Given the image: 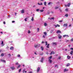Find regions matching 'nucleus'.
I'll list each match as a JSON object with an SVG mask.
<instances>
[{
	"mask_svg": "<svg viewBox=\"0 0 73 73\" xmlns=\"http://www.w3.org/2000/svg\"><path fill=\"white\" fill-rule=\"evenodd\" d=\"M58 38H59V39H61L62 37V36L60 34H58Z\"/></svg>",
	"mask_w": 73,
	"mask_h": 73,
	"instance_id": "1",
	"label": "nucleus"
},
{
	"mask_svg": "<svg viewBox=\"0 0 73 73\" xmlns=\"http://www.w3.org/2000/svg\"><path fill=\"white\" fill-rule=\"evenodd\" d=\"M67 26H68V24L65 23L63 25V27H67Z\"/></svg>",
	"mask_w": 73,
	"mask_h": 73,
	"instance_id": "2",
	"label": "nucleus"
},
{
	"mask_svg": "<svg viewBox=\"0 0 73 73\" xmlns=\"http://www.w3.org/2000/svg\"><path fill=\"white\" fill-rule=\"evenodd\" d=\"M54 26H55V28H57V27H60V26L58 24H57L56 25H54Z\"/></svg>",
	"mask_w": 73,
	"mask_h": 73,
	"instance_id": "3",
	"label": "nucleus"
},
{
	"mask_svg": "<svg viewBox=\"0 0 73 73\" xmlns=\"http://www.w3.org/2000/svg\"><path fill=\"white\" fill-rule=\"evenodd\" d=\"M52 45H57V43L56 42H53L52 44Z\"/></svg>",
	"mask_w": 73,
	"mask_h": 73,
	"instance_id": "4",
	"label": "nucleus"
},
{
	"mask_svg": "<svg viewBox=\"0 0 73 73\" xmlns=\"http://www.w3.org/2000/svg\"><path fill=\"white\" fill-rule=\"evenodd\" d=\"M56 33H61V32L60 31V30H58L56 32Z\"/></svg>",
	"mask_w": 73,
	"mask_h": 73,
	"instance_id": "5",
	"label": "nucleus"
},
{
	"mask_svg": "<svg viewBox=\"0 0 73 73\" xmlns=\"http://www.w3.org/2000/svg\"><path fill=\"white\" fill-rule=\"evenodd\" d=\"M44 58H42L41 60H40V62H43V61H44Z\"/></svg>",
	"mask_w": 73,
	"mask_h": 73,
	"instance_id": "6",
	"label": "nucleus"
},
{
	"mask_svg": "<svg viewBox=\"0 0 73 73\" xmlns=\"http://www.w3.org/2000/svg\"><path fill=\"white\" fill-rule=\"evenodd\" d=\"M66 36L67 37H69V36L68 35H64L63 36V37H65Z\"/></svg>",
	"mask_w": 73,
	"mask_h": 73,
	"instance_id": "7",
	"label": "nucleus"
},
{
	"mask_svg": "<svg viewBox=\"0 0 73 73\" xmlns=\"http://www.w3.org/2000/svg\"><path fill=\"white\" fill-rule=\"evenodd\" d=\"M40 67H38L37 68V73H38V72H39V70H40Z\"/></svg>",
	"mask_w": 73,
	"mask_h": 73,
	"instance_id": "8",
	"label": "nucleus"
},
{
	"mask_svg": "<svg viewBox=\"0 0 73 73\" xmlns=\"http://www.w3.org/2000/svg\"><path fill=\"white\" fill-rule=\"evenodd\" d=\"M68 69H65L64 70V72H68Z\"/></svg>",
	"mask_w": 73,
	"mask_h": 73,
	"instance_id": "9",
	"label": "nucleus"
},
{
	"mask_svg": "<svg viewBox=\"0 0 73 73\" xmlns=\"http://www.w3.org/2000/svg\"><path fill=\"white\" fill-rule=\"evenodd\" d=\"M43 34H44V35H45V36H46V35H47V33H46V32H43Z\"/></svg>",
	"mask_w": 73,
	"mask_h": 73,
	"instance_id": "10",
	"label": "nucleus"
},
{
	"mask_svg": "<svg viewBox=\"0 0 73 73\" xmlns=\"http://www.w3.org/2000/svg\"><path fill=\"white\" fill-rule=\"evenodd\" d=\"M55 53V52H54L52 51V52H51V53L50 54H54Z\"/></svg>",
	"mask_w": 73,
	"mask_h": 73,
	"instance_id": "11",
	"label": "nucleus"
},
{
	"mask_svg": "<svg viewBox=\"0 0 73 73\" xmlns=\"http://www.w3.org/2000/svg\"><path fill=\"white\" fill-rule=\"evenodd\" d=\"M12 70H14L15 69V68L14 67H12L10 68Z\"/></svg>",
	"mask_w": 73,
	"mask_h": 73,
	"instance_id": "12",
	"label": "nucleus"
},
{
	"mask_svg": "<svg viewBox=\"0 0 73 73\" xmlns=\"http://www.w3.org/2000/svg\"><path fill=\"white\" fill-rule=\"evenodd\" d=\"M21 12L22 13H24V10H22Z\"/></svg>",
	"mask_w": 73,
	"mask_h": 73,
	"instance_id": "13",
	"label": "nucleus"
},
{
	"mask_svg": "<svg viewBox=\"0 0 73 73\" xmlns=\"http://www.w3.org/2000/svg\"><path fill=\"white\" fill-rule=\"evenodd\" d=\"M38 4L39 5H42V3H41L40 4L39 3H38Z\"/></svg>",
	"mask_w": 73,
	"mask_h": 73,
	"instance_id": "14",
	"label": "nucleus"
},
{
	"mask_svg": "<svg viewBox=\"0 0 73 73\" xmlns=\"http://www.w3.org/2000/svg\"><path fill=\"white\" fill-rule=\"evenodd\" d=\"M73 51H71L70 52V54H71V55H72V54H73Z\"/></svg>",
	"mask_w": 73,
	"mask_h": 73,
	"instance_id": "15",
	"label": "nucleus"
},
{
	"mask_svg": "<svg viewBox=\"0 0 73 73\" xmlns=\"http://www.w3.org/2000/svg\"><path fill=\"white\" fill-rule=\"evenodd\" d=\"M10 49L11 50H13V47L12 46L10 48Z\"/></svg>",
	"mask_w": 73,
	"mask_h": 73,
	"instance_id": "16",
	"label": "nucleus"
},
{
	"mask_svg": "<svg viewBox=\"0 0 73 73\" xmlns=\"http://www.w3.org/2000/svg\"><path fill=\"white\" fill-rule=\"evenodd\" d=\"M44 25L45 27H46L47 26V24H46V23H44Z\"/></svg>",
	"mask_w": 73,
	"mask_h": 73,
	"instance_id": "17",
	"label": "nucleus"
},
{
	"mask_svg": "<svg viewBox=\"0 0 73 73\" xmlns=\"http://www.w3.org/2000/svg\"><path fill=\"white\" fill-rule=\"evenodd\" d=\"M48 61H49L50 63H52V61L51 60H48Z\"/></svg>",
	"mask_w": 73,
	"mask_h": 73,
	"instance_id": "18",
	"label": "nucleus"
},
{
	"mask_svg": "<svg viewBox=\"0 0 73 73\" xmlns=\"http://www.w3.org/2000/svg\"><path fill=\"white\" fill-rule=\"evenodd\" d=\"M1 61L2 62H5V60H3L1 59Z\"/></svg>",
	"mask_w": 73,
	"mask_h": 73,
	"instance_id": "19",
	"label": "nucleus"
},
{
	"mask_svg": "<svg viewBox=\"0 0 73 73\" xmlns=\"http://www.w3.org/2000/svg\"><path fill=\"white\" fill-rule=\"evenodd\" d=\"M20 66H21V65H19L17 67V69H19V68H20Z\"/></svg>",
	"mask_w": 73,
	"mask_h": 73,
	"instance_id": "20",
	"label": "nucleus"
},
{
	"mask_svg": "<svg viewBox=\"0 0 73 73\" xmlns=\"http://www.w3.org/2000/svg\"><path fill=\"white\" fill-rule=\"evenodd\" d=\"M70 4H71V3H68L67 5L68 7H69V6L70 5Z\"/></svg>",
	"mask_w": 73,
	"mask_h": 73,
	"instance_id": "21",
	"label": "nucleus"
},
{
	"mask_svg": "<svg viewBox=\"0 0 73 73\" xmlns=\"http://www.w3.org/2000/svg\"><path fill=\"white\" fill-rule=\"evenodd\" d=\"M41 49L42 50H44V47L42 46H41Z\"/></svg>",
	"mask_w": 73,
	"mask_h": 73,
	"instance_id": "22",
	"label": "nucleus"
},
{
	"mask_svg": "<svg viewBox=\"0 0 73 73\" xmlns=\"http://www.w3.org/2000/svg\"><path fill=\"white\" fill-rule=\"evenodd\" d=\"M52 56H51L48 58V60H50V59H52Z\"/></svg>",
	"mask_w": 73,
	"mask_h": 73,
	"instance_id": "23",
	"label": "nucleus"
},
{
	"mask_svg": "<svg viewBox=\"0 0 73 73\" xmlns=\"http://www.w3.org/2000/svg\"><path fill=\"white\" fill-rule=\"evenodd\" d=\"M54 8L55 9H58V7H54Z\"/></svg>",
	"mask_w": 73,
	"mask_h": 73,
	"instance_id": "24",
	"label": "nucleus"
},
{
	"mask_svg": "<svg viewBox=\"0 0 73 73\" xmlns=\"http://www.w3.org/2000/svg\"><path fill=\"white\" fill-rule=\"evenodd\" d=\"M44 5H45V6H46V2H44Z\"/></svg>",
	"mask_w": 73,
	"mask_h": 73,
	"instance_id": "25",
	"label": "nucleus"
},
{
	"mask_svg": "<svg viewBox=\"0 0 73 73\" xmlns=\"http://www.w3.org/2000/svg\"><path fill=\"white\" fill-rule=\"evenodd\" d=\"M68 9H65V11H66V12H68Z\"/></svg>",
	"mask_w": 73,
	"mask_h": 73,
	"instance_id": "26",
	"label": "nucleus"
},
{
	"mask_svg": "<svg viewBox=\"0 0 73 73\" xmlns=\"http://www.w3.org/2000/svg\"><path fill=\"white\" fill-rule=\"evenodd\" d=\"M21 69H20L19 70V73H20L21 72Z\"/></svg>",
	"mask_w": 73,
	"mask_h": 73,
	"instance_id": "27",
	"label": "nucleus"
},
{
	"mask_svg": "<svg viewBox=\"0 0 73 73\" xmlns=\"http://www.w3.org/2000/svg\"><path fill=\"white\" fill-rule=\"evenodd\" d=\"M55 68H58V65H57V64L55 66Z\"/></svg>",
	"mask_w": 73,
	"mask_h": 73,
	"instance_id": "28",
	"label": "nucleus"
},
{
	"mask_svg": "<svg viewBox=\"0 0 73 73\" xmlns=\"http://www.w3.org/2000/svg\"><path fill=\"white\" fill-rule=\"evenodd\" d=\"M31 21H33L34 20V19L33 17H32L31 19Z\"/></svg>",
	"mask_w": 73,
	"mask_h": 73,
	"instance_id": "29",
	"label": "nucleus"
},
{
	"mask_svg": "<svg viewBox=\"0 0 73 73\" xmlns=\"http://www.w3.org/2000/svg\"><path fill=\"white\" fill-rule=\"evenodd\" d=\"M70 65V64L69 63H68L66 65V66H69Z\"/></svg>",
	"mask_w": 73,
	"mask_h": 73,
	"instance_id": "30",
	"label": "nucleus"
},
{
	"mask_svg": "<svg viewBox=\"0 0 73 73\" xmlns=\"http://www.w3.org/2000/svg\"><path fill=\"white\" fill-rule=\"evenodd\" d=\"M67 58H68V59H69V58H70V56H68Z\"/></svg>",
	"mask_w": 73,
	"mask_h": 73,
	"instance_id": "31",
	"label": "nucleus"
},
{
	"mask_svg": "<svg viewBox=\"0 0 73 73\" xmlns=\"http://www.w3.org/2000/svg\"><path fill=\"white\" fill-rule=\"evenodd\" d=\"M3 41H2V43H1V45H4V44H3Z\"/></svg>",
	"mask_w": 73,
	"mask_h": 73,
	"instance_id": "32",
	"label": "nucleus"
},
{
	"mask_svg": "<svg viewBox=\"0 0 73 73\" xmlns=\"http://www.w3.org/2000/svg\"><path fill=\"white\" fill-rule=\"evenodd\" d=\"M43 11H44V10H40V12H43Z\"/></svg>",
	"mask_w": 73,
	"mask_h": 73,
	"instance_id": "33",
	"label": "nucleus"
},
{
	"mask_svg": "<svg viewBox=\"0 0 73 73\" xmlns=\"http://www.w3.org/2000/svg\"><path fill=\"white\" fill-rule=\"evenodd\" d=\"M17 57H20V54H18L17 56Z\"/></svg>",
	"mask_w": 73,
	"mask_h": 73,
	"instance_id": "34",
	"label": "nucleus"
},
{
	"mask_svg": "<svg viewBox=\"0 0 73 73\" xmlns=\"http://www.w3.org/2000/svg\"><path fill=\"white\" fill-rule=\"evenodd\" d=\"M45 36H46V35H43V36H42V37H43L44 38H45Z\"/></svg>",
	"mask_w": 73,
	"mask_h": 73,
	"instance_id": "35",
	"label": "nucleus"
},
{
	"mask_svg": "<svg viewBox=\"0 0 73 73\" xmlns=\"http://www.w3.org/2000/svg\"><path fill=\"white\" fill-rule=\"evenodd\" d=\"M65 16L66 17H68V14H66V15H65Z\"/></svg>",
	"mask_w": 73,
	"mask_h": 73,
	"instance_id": "36",
	"label": "nucleus"
},
{
	"mask_svg": "<svg viewBox=\"0 0 73 73\" xmlns=\"http://www.w3.org/2000/svg\"><path fill=\"white\" fill-rule=\"evenodd\" d=\"M54 19V18L52 17V18H50V20H53Z\"/></svg>",
	"mask_w": 73,
	"mask_h": 73,
	"instance_id": "37",
	"label": "nucleus"
},
{
	"mask_svg": "<svg viewBox=\"0 0 73 73\" xmlns=\"http://www.w3.org/2000/svg\"><path fill=\"white\" fill-rule=\"evenodd\" d=\"M28 18H26V19H25V21H27V19Z\"/></svg>",
	"mask_w": 73,
	"mask_h": 73,
	"instance_id": "38",
	"label": "nucleus"
},
{
	"mask_svg": "<svg viewBox=\"0 0 73 73\" xmlns=\"http://www.w3.org/2000/svg\"><path fill=\"white\" fill-rule=\"evenodd\" d=\"M45 44H46V45H47L48 44V42H47L46 41L45 42Z\"/></svg>",
	"mask_w": 73,
	"mask_h": 73,
	"instance_id": "39",
	"label": "nucleus"
},
{
	"mask_svg": "<svg viewBox=\"0 0 73 73\" xmlns=\"http://www.w3.org/2000/svg\"><path fill=\"white\" fill-rule=\"evenodd\" d=\"M51 2H49V3H48V5H50V4H51Z\"/></svg>",
	"mask_w": 73,
	"mask_h": 73,
	"instance_id": "40",
	"label": "nucleus"
},
{
	"mask_svg": "<svg viewBox=\"0 0 73 73\" xmlns=\"http://www.w3.org/2000/svg\"><path fill=\"white\" fill-rule=\"evenodd\" d=\"M59 23H62V20L59 21Z\"/></svg>",
	"mask_w": 73,
	"mask_h": 73,
	"instance_id": "41",
	"label": "nucleus"
},
{
	"mask_svg": "<svg viewBox=\"0 0 73 73\" xmlns=\"http://www.w3.org/2000/svg\"><path fill=\"white\" fill-rule=\"evenodd\" d=\"M18 64H19V63L17 62L15 63V65H18Z\"/></svg>",
	"mask_w": 73,
	"mask_h": 73,
	"instance_id": "42",
	"label": "nucleus"
},
{
	"mask_svg": "<svg viewBox=\"0 0 73 73\" xmlns=\"http://www.w3.org/2000/svg\"><path fill=\"white\" fill-rule=\"evenodd\" d=\"M8 57H10V56H11V54H8Z\"/></svg>",
	"mask_w": 73,
	"mask_h": 73,
	"instance_id": "43",
	"label": "nucleus"
},
{
	"mask_svg": "<svg viewBox=\"0 0 73 73\" xmlns=\"http://www.w3.org/2000/svg\"><path fill=\"white\" fill-rule=\"evenodd\" d=\"M40 11V10H39V9H37L36 10V11H37V12H38V11Z\"/></svg>",
	"mask_w": 73,
	"mask_h": 73,
	"instance_id": "44",
	"label": "nucleus"
},
{
	"mask_svg": "<svg viewBox=\"0 0 73 73\" xmlns=\"http://www.w3.org/2000/svg\"><path fill=\"white\" fill-rule=\"evenodd\" d=\"M28 33H31V31H30L29 30L28 31Z\"/></svg>",
	"mask_w": 73,
	"mask_h": 73,
	"instance_id": "45",
	"label": "nucleus"
},
{
	"mask_svg": "<svg viewBox=\"0 0 73 73\" xmlns=\"http://www.w3.org/2000/svg\"><path fill=\"white\" fill-rule=\"evenodd\" d=\"M44 43H45V42L44 41H42L41 43L42 44H44Z\"/></svg>",
	"mask_w": 73,
	"mask_h": 73,
	"instance_id": "46",
	"label": "nucleus"
},
{
	"mask_svg": "<svg viewBox=\"0 0 73 73\" xmlns=\"http://www.w3.org/2000/svg\"><path fill=\"white\" fill-rule=\"evenodd\" d=\"M3 50H0V52H2Z\"/></svg>",
	"mask_w": 73,
	"mask_h": 73,
	"instance_id": "47",
	"label": "nucleus"
},
{
	"mask_svg": "<svg viewBox=\"0 0 73 73\" xmlns=\"http://www.w3.org/2000/svg\"><path fill=\"white\" fill-rule=\"evenodd\" d=\"M25 69H24L23 70V72H25Z\"/></svg>",
	"mask_w": 73,
	"mask_h": 73,
	"instance_id": "48",
	"label": "nucleus"
},
{
	"mask_svg": "<svg viewBox=\"0 0 73 73\" xmlns=\"http://www.w3.org/2000/svg\"><path fill=\"white\" fill-rule=\"evenodd\" d=\"M4 56V54H1V56Z\"/></svg>",
	"mask_w": 73,
	"mask_h": 73,
	"instance_id": "49",
	"label": "nucleus"
},
{
	"mask_svg": "<svg viewBox=\"0 0 73 73\" xmlns=\"http://www.w3.org/2000/svg\"><path fill=\"white\" fill-rule=\"evenodd\" d=\"M50 13L49 12H48L47 13V15H49Z\"/></svg>",
	"mask_w": 73,
	"mask_h": 73,
	"instance_id": "50",
	"label": "nucleus"
},
{
	"mask_svg": "<svg viewBox=\"0 0 73 73\" xmlns=\"http://www.w3.org/2000/svg\"><path fill=\"white\" fill-rule=\"evenodd\" d=\"M71 41H73V38H72V39L71 40Z\"/></svg>",
	"mask_w": 73,
	"mask_h": 73,
	"instance_id": "51",
	"label": "nucleus"
},
{
	"mask_svg": "<svg viewBox=\"0 0 73 73\" xmlns=\"http://www.w3.org/2000/svg\"><path fill=\"white\" fill-rule=\"evenodd\" d=\"M15 21H12V23H15Z\"/></svg>",
	"mask_w": 73,
	"mask_h": 73,
	"instance_id": "52",
	"label": "nucleus"
},
{
	"mask_svg": "<svg viewBox=\"0 0 73 73\" xmlns=\"http://www.w3.org/2000/svg\"><path fill=\"white\" fill-rule=\"evenodd\" d=\"M17 13H15V16H16V15H17Z\"/></svg>",
	"mask_w": 73,
	"mask_h": 73,
	"instance_id": "53",
	"label": "nucleus"
},
{
	"mask_svg": "<svg viewBox=\"0 0 73 73\" xmlns=\"http://www.w3.org/2000/svg\"><path fill=\"white\" fill-rule=\"evenodd\" d=\"M60 58H61V57L60 56H59L58 57V59H60Z\"/></svg>",
	"mask_w": 73,
	"mask_h": 73,
	"instance_id": "54",
	"label": "nucleus"
},
{
	"mask_svg": "<svg viewBox=\"0 0 73 73\" xmlns=\"http://www.w3.org/2000/svg\"><path fill=\"white\" fill-rule=\"evenodd\" d=\"M37 30H38L37 31L38 32V31H39V28H37Z\"/></svg>",
	"mask_w": 73,
	"mask_h": 73,
	"instance_id": "55",
	"label": "nucleus"
},
{
	"mask_svg": "<svg viewBox=\"0 0 73 73\" xmlns=\"http://www.w3.org/2000/svg\"><path fill=\"white\" fill-rule=\"evenodd\" d=\"M35 48H37V46H35Z\"/></svg>",
	"mask_w": 73,
	"mask_h": 73,
	"instance_id": "56",
	"label": "nucleus"
},
{
	"mask_svg": "<svg viewBox=\"0 0 73 73\" xmlns=\"http://www.w3.org/2000/svg\"><path fill=\"white\" fill-rule=\"evenodd\" d=\"M46 48H49V46H46Z\"/></svg>",
	"mask_w": 73,
	"mask_h": 73,
	"instance_id": "57",
	"label": "nucleus"
},
{
	"mask_svg": "<svg viewBox=\"0 0 73 73\" xmlns=\"http://www.w3.org/2000/svg\"><path fill=\"white\" fill-rule=\"evenodd\" d=\"M38 46V44H36V45H35V46Z\"/></svg>",
	"mask_w": 73,
	"mask_h": 73,
	"instance_id": "58",
	"label": "nucleus"
},
{
	"mask_svg": "<svg viewBox=\"0 0 73 73\" xmlns=\"http://www.w3.org/2000/svg\"><path fill=\"white\" fill-rule=\"evenodd\" d=\"M28 73H32V71H31L29 72Z\"/></svg>",
	"mask_w": 73,
	"mask_h": 73,
	"instance_id": "59",
	"label": "nucleus"
},
{
	"mask_svg": "<svg viewBox=\"0 0 73 73\" xmlns=\"http://www.w3.org/2000/svg\"><path fill=\"white\" fill-rule=\"evenodd\" d=\"M3 24H5V21H4L3 22Z\"/></svg>",
	"mask_w": 73,
	"mask_h": 73,
	"instance_id": "60",
	"label": "nucleus"
},
{
	"mask_svg": "<svg viewBox=\"0 0 73 73\" xmlns=\"http://www.w3.org/2000/svg\"><path fill=\"white\" fill-rule=\"evenodd\" d=\"M65 7H68V5H65Z\"/></svg>",
	"mask_w": 73,
	"mask_h": 73,
	"instance_id": "61",
	"label": "nucleus"
},
{
	"mask_svg": "<svg viewBox=\"0 0 73 73\" xmlns=\"http://www.w3.org/2000/svg\"><path fill=\"white\" fill-rule=\"evenodd\" d=\"M6 48L7 49H8L9 48V47H8V46H7V47Z\"/></svg>",
	"mask_w": 73,
	"mask_h": 73,
	"instance_id": "62",
	"label": "nucleus"
},
{
	"mask_svg": "<svg viewBox=\"0 0 73 73\" xmlns=\"http://www.w3.org/2000/svg\"><path fill=\"white\" fill-rule=\"evenodd\" d=\"M70 49H71L72 50H73V48H70Z\"/></svg>",
	"mask_w": 73,
	"mask_h": 73,
	"instance_id": "63",
	"label": "nucleus"
},
{
	"mask_svg": "<svg viewBox=\"0 0 73 73\" xmlns=\"http://www.w3.org/2000/svg\"><path fill=\"white\" fill-rule=\"evenodd\" d=\"M53 32V30H52V31H51V32Z\"/></svg>",
	"mask_w": 73,
	"mask_h": 73,
	"instance_id": "64",
	"label": "nucleus"
}]
</instances>
